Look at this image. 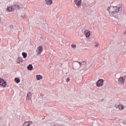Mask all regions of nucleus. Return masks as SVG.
Returning <instances> with one entry per match:
<instances>
[{
    "mask_svg": "<svg viewBox=\"0 0 126 126\" xmlns=\"http://www.w3.org/2000/svg\"><path fill=\"white\" fill-rule=\"evenodd\" d=\"M107 10L110 12V16H113L117 19H120L125 14V10L119 6H110L107 8Z\"/></svg>",
    "mask_w": 126,
    "mask_h": 126,
    "instance_id": "1",
    "label": "nucleus"
},
{
    "mask_svg": "<svg viewBox=\"0 0 126 126\" xmlns=\"http://www.w3.org/2000/svg\"><path fill=\"white\" fill-rule=\"evenodd\" d=\"M81 64H83V65H85V64H86V62H82L81 63L80 62L78 61L74 62L73 66L75 68V69H79V67L81 66Z\"/></svg>",
    "mask_w": 126,
    "mask_h": 126,
    "instance_id": "2",
    "label": "nucleus"
},
{
    "mask_svg": "<svg viewBox=\"0 0 126 126\" xmlns=\"http://www.w3.org/2000/svg\"><path fill=\"white\" fill-rule=\"evenodd\" d=\"M104 83V80L102 79H99L96 83V85L97 87H100V86H103Z\"/></svg>",
    "mask_w": 126,
    "mask_h": 126,
    "instance_id": "3",
    "label": "nucleus"
},
{
    "mask_svg": "<svg viewBox=\"0 0 126 126\" xmlns=\"http://www.w3.org/2000/svg\"><path fill=\"white\" fill-rule=\"evenodd\" d=\"M6 84V82H5L3 79L0 78V85L2 86V87H5Z\"/></svg>",
    "mask_w": 126,
    "mask_h": 126,
    "instance_id": "4",
    "label": "nucleus"
},
{
    "mask_svg": "<svg viewBox=\"0 0 126 126\" xmlns=\"http://www.w3.org/2000/svg\"><path fill=\"white\" fill-rule=\"evenodd\" d=\"M48 126H63V125L56 124L54 122H49L47 123Z\"/></svg>",
    "mask_w": 126,
    "mask_h": 126,
    "instance_id": "5",
    "label": "nucleus"
},
{
    "mask_svg": "<svg viewBox=\"0 0 126 126\" xmlns=\"http://www.w3.org/2000/svg\"><path fill=\"white\" fill-rule=\"evenodd\" d=\"M125 80H126V78L124 77H120L118 80L119 84H123L125 83Z\"/></svg>",
    "mask_w": 126,
    "mask_h": 126,
    "instance_id": "6",
    "label": "nucleus"
},
{
    "mask_svg": "<svg viewBox=\"0 0 126 126\" xmlns=\"http://www.w3.org/2000/svg\"><path fill=\"white\" fill-rule=\"evenodd\" d=\"M84 33L85 34L86 38H89L91 35V33L89 30H86L84 32Z\"/></svg>",
    "mask_w": 126,
    "mask_h": 126,
    "instance_id": "7",
    "label": "nucleus"
},
{
    "mask_svg": "<svg viewBox=\"0 0 126 126\" xmlns=\"http://www.w3.org/2000/svg\"><path fill=\"white\" fill-rule=\"evenodd\" d=\"M81 1H82V0H74V2L77 6H80L81 5Z\"/></svg>",
    "mask_w": 126,
    "mask_h": 126,
    "instance_id": "8",
    "label": "nucleus"
},
{
    "mask_svg": "<svg viewBox=\"0 0 126 126\" xmlns=\"http://www.w3.org/2000/svg\"><path fill=\"white\" fill-rule=\"evenodd\" d=\"M36 52L38 53V54H41V53L43 52V47L41 46L38 47Z\"/></svg>",
    "mask_w": 126,
    "mask_h": 126,
    "instance_id": "9",
    "label": "nucleus"
},
{
    "mask_svg": "<svg viewBox=\"0 0 126 126\" xmlns=\"http://www.w3.org/2000/svg\"><path fill=\"white\" fill-rule=\"evenodd\" d=\"M45 2L47 5H51L53 3V0H45Z\"/></svg>",
    "mask_w": 126,
    "mask_h": 126,
    "instance_id": "10",
    "label": "nucleus"
},
{
    "mask_svg": "<svg viewBox=\"0 0 126 126\" xmlns=\"http://www.w3.org/2000/svg\"><path fill=\"white\" fill-rule=\"evenodd\" d=\"M6 10L9 12H11V11H13V10H14L13 6L8 7L6 9Z\"/></svg>",
    "mask_w": 126,
    "mask_h": 126,
    "instance_id": "11",
    "label": "nucleus"
},
{
    "mask_svg": "<svg viewBox=\"0 0 126 126\" xmlns=\"http://www.w3.org/2000/svg\"><path fill=\"white\" fill-rule=\"evenodd\" d=\"M117 108H119V110H124L125 109V106L122 105V104H119L118 105L116 106Z\"/></svg>",
    "mask_w": 126,
    "mask_h": 126,
    "instance_id": "12",
    "label": "nucleus"
},
{
    "mask_svg": "<svg viewBox=\"0 0 126 126\" xmlns=\"http://www.w3.org/2000/svg\"><path fill=\"white\" fill-rule=\"evenodd\" d=\"M32 98V94L31 93H28L27 96V100H31Z\"/></svg>",
    "mask_w": 126,
    "mask_h": 126,
    "instance_id": "13",
    "label": "nucleus"
},
{
    "mask_svg": "<svg viewBox=\"0 0 126 126\" xmlns=\"http://www.w3.org/2000/svg\"><path fill=\"white\" fill-rule=\"evenodd\" d=\"M13 7L14 8V10L15 9H20L21 8L20 6L18 4H15L13 5Z\"/></svg>",
    "mask_w": 126,
    "mask_h": 126,
    "instance_id": "14",
    "label": "nucleus"
},
{
    "mask_svg": "<svg viewBox=\"0 0 126 126\" xmlns=\"http://www.w3.org/2000/svg\"><path fill=\"white\" fill-rule=\"evenodd\" d=\"M36 77L37 80H41V79H43V76L41 75H37Z\"/></svg>",
    "mask_w": 126,
    "mask_h": 126,
    "instance_id": "15",
    "label": "nucleus"
},
{
    "mask_svg": "<svg viewBox=\"0 0 126 126\" xmlns=\"http://www.w3.org/2000/svg\"><path fill=\"white\" fill-rule=\"evenodd\" d=\"M27 69H28V70H32V69H33V65H32V64H30L27 66Z\"/></svg>",
    "mask_w": 126,
    "mask_h": 126,
    "instance_id": "16",
    "label": "nucleus"
},
{
    "mask_svg": "<svg viewBox=\"0 0 126 126\" xmlns=\"http://www.w3.org/2000/svg\"><path fill=\"white\" fill-rule=\"evenodd\" d=\"M24 59H26L27 58V53L25 52H23L22 54Z\"/></svg>",
    "mask_w": 126,
    "mask_h": 126,
    "instance_id": "17",
    "label": "nucleus"
},
{
    "mask_svg": "<svg viewBox=\"0 0 126 126\" xmlns=\"http://www.w3.org/2000/svg\"><path fill=\"white\" fill-rule=\"evenodd\" d=\"M47 24H43L42 25V27L45 29V30H47Z\"/></svg>",
    "mask_w": 126,
    "mask_h": 126,
    "instance_id": "18",
    "label": "nucleus"
},
{
    "mask_svg": "<svg viewBox=\"0 0 126 126\" xmlns=\"http://www.w3.org/2000/svg\"><path fill=\"white\" fill-rule=\"evenodd\" d=\"M15 81L16 83H19V82H20V79H19V78H15Z\"/></svg>",
    "mask_w": 126,
    "mask_h": 126,
    "instance_id": "19",
    "label": "nucleus"
},
{
    "mask_svg": "<svg viewBox=\"0 0 126 126\" xmlns=\"http://www.w3.org/2000/svg\"><path fill=\"white\" fill-rule=\"evenodd\" d=\"M30 126V124H29L28 122H26L25 123H24L23 124V126Z\"/></svg>",
    "mask_w": 126,
    "mask_h": 126,
    "instance_id": "20",
    "label": "nucleus"
},
{
    "mask_svg": "<svg viewBox=\"0 0 126 126\" xmlns=\"http://www.w3.org/2000/svg\"><path fill=\"white\" fill-rule=\"evenodd\" d=\"M18 61L19 63H22V62H23V59L20 57L18 58Z\"/></svg>",
    "mask_w": 126,
    "mask_h": 126,
    "instance_id": "21",
    "label": "nucleus"
},
{
    "mask_svg": "<svg viewBox=\"0 0 126 126\" xmlns=\"http://www.w3.org/2000/svg\"><path fill=\"white\" fill-rule=\"evenodd\" d=\"M71 47L72 48V49H75L76 48V45L75 44H72Z\"/></svg>",
    "mask_w": 126,
    "mask_h": 126,
    "instance_id": "22",
    "label": "nucleus"
},
{
    "mask_svg": "<svg viewBox=\"0 0 126 126\" xmlns=\"http://www.w3.org/2000/svg\"><path fill=\"white\" fill-rule=\"evenodd\" d=\"M9 28H10V29H13V25H11L9 26Z\"/></svg>",
    "mask_w": 126,
    "mask_h": 126,
    "instance_id": "23",
    "label": "nucleus"
},
{
    "mask_svg": "<svg viewBox=\"0 0 126 126\" xmlns=\"http://www.w3.org/2000/svg\"><path fill=\"white\" fill-rule=\"evenodd\" d=\"M66 80L67 82H68V81H69V80H70V79L69 78V77H67V78Z\"/></svg>",
    "mask_w": 126,
    "mask_h": 126,
    "instance_id": "24",
    "label": "nucleus"
},
{
    "mask_svg": "<svg viewBox=\"0 0 126 126\" xmlns=\"http://www.w3.org/2000/svg\"><path fill=\"white\" fill-rule=\"evenodd\" d=\"M28 123L29 124L30 126V125H32V121H29Z\"/></svg>",
    "mask_w": 126,
    "mask_h": 126,
    "instance_id": "25",
    "label": "nucleus"
},
{
    "mask_svg": "<svg viewBox=\"0 0 126 126\" xmlns=\"http://www.w3.org/2000/svg\"><path fill=\"white\" fill-rule=\"evenodd\" d=\"M1 23V18L0 17V24Z\"/></svg>",
    "mask_w": 126,
    "mask_h": 126,
    "instance_id": "26",
    "label": "nucleus"
},
{
    "mask_svg": "<svg viewBox=\"0 0 126 126\" xmlns=\"http://www.w3.org/2000/svg\"><path fill=\"white\" fill-rule=\"evenodd\" d=\"M95 47H99V44H96L95 45Z\"/></svg>",
    "mask_w": 126,
    "mask_h": 126,
    "instance_id": "27",
    "label": "nucleus"
},
{
    "mask_svg": "<svg viewBox=\"0 0 126 126\" xmlns=\"http://www.w3.org/2000/svg\"><path fill=\"white\" fill-rule=\"evenodd\" d=\"M126 32H124V34H126Z\"/></svg>",
    "mask_w": 126,
    "mask_h": 126,
    "instance_id": "28",
    "label": "nucleus"
}]
</instances>
